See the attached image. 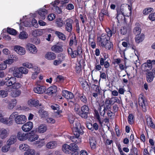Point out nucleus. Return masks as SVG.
I'll use <instances>...</instances> for the list:
<instances>
[{
  "label": "nucleus",
  "instance_id": "ddd939ff",
  "mask_svg": "<svg viewBox=\"0 0 155 155\" xmlns=\"http://www.w3.org/2000/svg\"><path fill=\"white\" fill-rule=\"evenodd\" d=\"M26 48L32 54H35L37 52V49L36 47L33 44L28 43L26 45Z\"/></svg>",
  "mask_w": 155,
  "mask_h": 155
},
{
  "label": "nucleus",
  "instance_id": "69168bd1",
  "mask_svg": "<svg viewBox=\"0 0 155 155\" xmlns=\"http://www.w3.org/2000/svg\"><path fill=\"white\" fill-rule=\"evenodd\" d=\"M124 15L126 16H130L131 14V10H122Z\"/></svg>",
  "mask_w": 155,
  "mask_h": 155
},
{
  "label": "nucleus",
  "instance_id": "393cba45",
  "mask_svg": "<svg viewBox=\"0 0 155 155\" xmlns=\"http://www.w3.org/2000/svg\"><path fill=\"white\" fill-rule=\"evenodd\" d=\"M56 57V56L55 54L51 52H48L45 55V58L49 60H54Z\"/></svg>",
  "mask_w": 155,
  "mask_h": 155
},
{
  "label": "nucleus",
  "instance_id": "7ed1b4c3",
  "mask_svg": "<svg viewBox=\"0 0 155 155\" xmlns=\"http://www.w3.org/2000/svg\"><path fill=\"white\" fill-rule=\"evenodd\" d=\"M69 121L71 124H72L74 130H76L79 134L83 133V131L81 125L79 122L75 120V117L72 115H70L68 116Z\"/></svg>",
  "mask_w": 155,
  "mask_h": 155
},
{
  "label": "nucleus",
  "instance_id": "5fc2aeb1",
  "mask_svg": "<svg viewBox=\"0 0 155 155\" xmlns=\"http://www.w3.org/2000/svg\"><path fill=\"white\" fill-rule=\"evenodd\" d=\"M31 41L35 44L38 45L40 43V41L39 38L35 37L31 39Z\"/></svg>",
  "mask_w": 155,
  "mask_h": 155
},
{
  "label": "nucleus",
  "instance_id": "e433bc0d",
  "mask_svg": "<svg viewBox=\"0 0 155 155\" xmlns=\"http://www.w3.org/2000/svg\"><path fill=\"white\" fill-rule=\"evenodd\" d=\"M47 130L46 126L45 124H42L40 125L38 128V132L39 133H43Z\"/></svg>",
  "mask_w": 155,
  "mask_h": 155
},
{
  "label": "nucleus",
  "instance_id": "f704fd0d",
  "mask_svg": "<svg viewBox=\"0 0 155 155\" xmlns=\"http://www.w3.org/2000/svg\"><path fill=\"white\" fill-rule=\"evenodd\" d=\"M21 91L19 90H15L12 91L11 93V96L14 97H16L19 96Z\"/></svg>",
  "mask_w": 155,
  "mask_h": 155
},
{
  "label": "nucleus",
  "instance_id": "2f4dec72",
  "mask_svg": "<svg viewBox=\"0 0 155 155\" xmlns=\"http://www.w3.org/2000/svg\"><path fill=\"white\" fill-rule=\"evenodd\" d=\"M77 45V41L75 35L72 36L70 38L69 41V46L71 47L73 45Z\"/></svg>",
  "mask_w": 155,
  "mask_h": 155
},
{
  "label": "nucleus",
  "instance_id": "e2e57ef3",
  "mask_svg": "<svg viewBox=\"0 0 155 155\" xmlns=\"http://www.w3.org/2000/svg\"><path fill=\"white\" fill-rule=\"evenodd\" d=\"M128 121L130 124H132L134 122V116L132 114H130L128 116Z\"/></svg>",
  "mask_w": 155,
  "mask_h": 155
},
{
  "label": "nucleus",
  "instance_id": "423d86ee",
  "mask_svg": "<svg viewBox=\"0 0 155 155\" xmlns=\"http://www.w3.org/2000/svg\"><path fill=\"white\" fill-rule=\"evenodd\" d=\"M76 144L74 143H71L69 145L66 144H64L62 146L63 151L66 154H69L71 153V151Z\"/></svg>",
  "mask_w": 155,
  "mask_h": 155
},
{
  "label": "nucleus",
  "instance_id": "603ef678",
  "mask_svg": "<svg viewBox=\"0 0 155 155\" xmlns=\"http://www.w3.org/2000/svg\"><path fill=\"white\" fill-rule=\"evenodd\" d=\"M13 74L15 77L18 78H21L22 77V74L20 73L18 70V69H17L13 72Z\"/></svg>",
  "mask_w": 155,
  "mask_h": 155
},
{
  "label": "nucleus",
  "instance_id": "a18cd8bd",
  "mask_svg": "<svg viewBox=\"0 0 155 155\" xmlns=\"http://www.w3.org/2000/svg\"><path fill=\"white\" fill-rule=\"evenodd\" d=\"M18 115V113L17 112H15L13 113L8 118L11 124H12L13 119L14 118H15L16 116Z\"/></svg>",
  "mask_w": 155,
  "mask_h": 155
},
{
  "label": "nucleus",
  "instance_id": "2eb2a0df",
  "mask_svg": "<svg viewBox=\"0 0 155 155\" xmlns=\"http://www.w3.org/2000/svg\"><path fill=\"white\" fill-rule=\"evenodd\" d=\"M36 131H32L28 134V140L30 141H35L38 138V136L35 134Z\"/></svg>",
  "mask_w": 155,
  "mask_h": 155
},
{
  "label": "nucleus",
  "instance_id": "7c9ffc66",
  "mask_svg": "<svg viewBox=\"0 0 155 155\" xmlns=\"http://www.w3.org/2000/svg\"><path fill=\"white\" fill-rule=\"evenodd\" d=\"M152 68V66L150 64H149L147 62L143 64L142 65V68L145 71H149Z\"/></svg>",
  "mask_w": 155,
  "mask_h": 155
},
{
  "label": "nucleus",
  "instance_id": "09e8293b",
  "mask_svg": "<svg viewBox=\"0 0 155 155\" xmlns=\"http://www.w3.org/2000/svg\"><path fill=\"white\" fill-rule=\"evenodd\" d=\"M18 70L21 74H27L28 72V70L27 69L23 67H20L18 68Z\"/></svg>",
  "mask_w": 155,
  "mask_h": 155
},
{
  "label": "nucleus",
  "instance_id": "a878e982",
  "mask_svg": "<svg viewBox=\"0 0 155 155\" xmlns=\"http://www.w3.org/2000/svg\"><path fill=\"white\" fill-rule=\"evenodd\" d=\"M147 124L148 126L152 128H155V125L153 123L152 118L149 116L146 118Z\"/></svg>",
  "mask_w": 155,
  "mask_h": 155
},
{
  "label": "nucleus",
  "instance_id": "dca6fc26",
  "mask_svg": "<svg viewBox=\"0 0 155 155\" xmlns=\"http://www.w3.org/2000/svg\"><path fill=\"white\" fill-rule=\"evenodd\" d=\"M9 134V130L4 128H1L0 132V139H4L6 138Z\"/></svg>",
  "mask_w": 155,
  "mask_h": 155
},
{
  "label": "nucleus",
  "instance_id": "6e6d98bb",
  "mask_svg": "<svg viewBox=\"0 0 155 155\" xmlns=\"http://www.w3.org/2000/svg\"><path fill=\"white\" fill-rule=\"evenodd\" d=\"M35 151L32 149H28L25 153L24 155H34Z\"/></svg>",
  "mask_w": 155,
  "mask_h": 155
},
{
  "label": "nucleus",
  "instance_id": "774afa93",
  "mask_svg": "<svg viewBox=\"0 0 155 155\" xmlns=\"http://www.w3.org/2000/svg\"><path fill=\"white\" fill-rule=\"evenodd\" d=\"M47 122L48 123L54 124L55 122V120L51 117H48L46 119Z\"/></svg>",
  "mask_w": 155,
  "mask_h": 155
},
{
  "label": "nucleus",
  "instance_id": "f3484780",
  "mask_svg": "<svg viewBox=\"0 0 155 155\" xmlns=\"http://www.w3.org/2000/svg\"><path fill=\"white\" fill-rule=\"evenodd\" d=\"M138 103L139 105L141 106L143 111L145 112L146 110L145 108V101L142 95H140L139 96Z\"/></svg>",
  "mask_w": 155,
  "mask_h": 155
},
{
  "label": "nucleus",
  "instance_id": "cd10ccee",
  "mask_svg": "<svg viewBox=\"0 0 155 155\" xmlns=\"http://www.w3.org/2000/svg\"><path fill=\"white\" fill-rule=\"evenodd\" d=\"M51 50L52 51L57 53L61 52L63 51L62 47L60 46L57 45H55L52 46L51 48Z\"/></svg>",
  "mask_w": 155,
  "mask_h": 155
},
{
  "label": "nucleus",
  "instance_id": "bb28decb",
  "mask_svg": "<svg viewBox=\"0 0 155 155\" xmlns=\"http://www.w3.org/2000/svg\"><path fill=\"white\" fill-rule=\"evenodd\" d=\"M57 143L55 141H52L48 142L46 145L47 148L49 149H53L56 147Z\"/></svg>",
  "mask_w": 155,
  "mask_h": 155
},
{
  "label": "nucleus",
  "instance_id": "a211bd4d",
  "mask_svg": "<svg viewBox=\"0 0 155 155\" xmlns=\"http://www.w3.org/2000/svg\"><path fill=\"white\" fill-rule=\"evenodd\" d=\"M14 49L17 53L21 55H24L26 53L25 49L20 46L17 45L15 46Z\"/></svg>",
  "mask_w": 155,
  "mask_h": 155
},
{
  "label": "nucleus",
  "instance_id": "c756f323",
  "mask_svg": "<svg viewBox=\"0 0 155 155\" xmlns=\"http://www.w3.org/2000/svg\"><path fill=\"white\" fill-rule=\"evenodd\" d=\"M144 35L142 34H139L138 35H136L135 37V40L136 43H139L142 42L144 39Z\"/></svg>",
  "mask_w": 155,
  "mask_h": 155
},
{
  "label": "nucleus",
  "instance_id": "8fccbe9b",
  "mask_svg": "<svg viewBox=\"0 0 155 155\" xmlns=\"http://www.w3.org/2000/svg\"><path fill=\"white\" fill-rule=\"evenodd\" d=\"M105 107L104 105H100V113L101 116H104L105 114Z\"/></svg>",
  "mask_w": 155,
  "mask_h": 155
},
{
  "label": "nucleus",
  "instance_id": "5701e85b",
  "mask_svg": "<svg viewBox=\"0 0 155 155\" xmlns=\"http://www.w3.org/2000/svg\"><path fill=\"white\" fill-rule=\"evenodd\" d=\"M82 50L81 47L78 46L77 48V50L73 51L71 56L72 58H75L76 56L80 55L82 52Z\"/></svg>",
  "mask_w": 155,
  "mask_h": 155
},
{
  "label": "nucleus",
  "instance_id": "6e6552de",
  "mask_svg": "<svg viewBox=\"0 0 155 155\" xmlns=\"http://www.w3.org/2000/svg\"><path fill=\"white\" fill-rule=\"evenodd\" d=\"M81 112L80 113V115L82 117L86 118L87 117V115L89 113V108L88 107L84 105L81 108Z\"/></svg>",
  "mask_w": 155,
  "mask_h": 155
},
{
  "label": "nucleus",
  "instance_id": "4c0bfd02",
  "mask_svg": "<svg viewBox=\"0 0 155 155\" xmlns=\"http://www.w3.org/2000/svg\"><path fill=\"white\" fill-rule=\"evenodd\" d=\"M0 122L4 124L11 125H12L8 118L4 117L0 120Z\"/></svg>",
  "mask_w": 155,
  "mask_h": 155
},
{
  "label": "nucleus",
  "instance_id": "4468645a",
  "mask_svg": "<svg viewBox=\"0 0 155 155\" xmlns=\"http://www.w3.org/2000/svg\"><path fill=\"white\" fill-rule=\"evenodd\" d=\"M57 90V87L54 85L48 88L47 93L49 95L55 96Z\"/></svg>",
  "mask_w": 155,
  "mask_h": 155
},
{
  "label": "nucleus",
  "instance_id": "680f3d73",
  "mask_svg": "<svg viewBox=\"0 0 155 155\" xmlns=\"http://www.w3.org/2000/svg\"><path fill=\"white\" fill-rule=\"evenodd\" d=\"M31 23L32 26L35 28H38V25L37 21L35 19L33 18L31 21Z\"/></svg>",
  "mask_w": 155,
  "mask_h": 155
},
{
  "label": "nucleus",
  "instance_id": "b1692460",
  "mask_svg": "<svg viewBox=\"0 0 155 155\" xmlns=\"http://www.w3.org/2000/svg\"><path fill=\"white\" fill-rule=\"evenodd\" d=\"M66 30L69 32H71L72 29L71 23L72 21L68 19L66 21Z\"/></svg>",
  "mask_w": 155,
  "mask_h": 155
},
{
  "label": "nucleus",
  "instance_id": "c9c22d12",
  "mask_svg": "<svg viewBox=\"0 0 155 155\" xmlns=\"http://www.w3.org/2000/svg\"><path fill=\"white\" fill-rule=\"evenodd\" d=\"M90 143L91 148L92 149L96 148V139L94 137H91L90 139Z\"/></svg>",
  "mask_w": 155,
  "mask_h": 155
},
{
  "label": "nucleus",
  "instance_id": "6ab92c4d",
  "mask_svg": "<svg viewBox=\"0 0 155 155\" xmlns=\"http://www.w3.org/2000/svg\"><path fill=\"white\" fill-rule=\"evenodd\" d=\"M46 90L45 87L39 85L34 89V91L38 94H42L45 92Z\"/></svg>",
  "mask_w": 155,
  "mask_h": 155
},
{
  "label": "nucleus",
  "instance_id": "338daca9",
  "mask_svg": "<svg viewBox=\"0 0 155 155\" xmlns=\"http://www.w3.org/2000/svg\"><path fill=\"white\" fill-rule=\"evenodd\" d=\"M132 154L133 155H138V150L135 147H132L131 149Z\"/></svg>",
  "mask_w": 155,
  "mask_h": 155
},
{
  "label": "nucleus",
  "instance_id": "58836bf2",
  "mask_svg": "<svg viewBox=\"0 0 155 155\" xmlns=\"http://www.w3.org/2000/svg\"><path fill=\"white\" fill-rule=\"evenodd\" d=\"M78 150V147L77 145L75 144V146L74 147L71 151L72 152L71 153V155H78L79 152Z\"/></svg>",
  "mask_w": 155,
  "mask_h": 155
},
{
  "label": "nucleus",
  "instance_id": "9d476101",
  "mask_svg": "<svg viewBox=\"0 0 155 155\" xmlns=\"http://www.w3.org/2000/svg\"><path fill=\"white\" fill-rule=\"evenodd\" d=\"M33 126V123L29 121L24 124L21 127L22 130L25 132L30 131L32 128Z\"/></svg>",
  "mask_w": 155,
  "mask_h": 155
},
{
  "label": "nucleus",
  "instance_id": "f03ea898",
  "mask_svg": "<svg viewBox=\"0 0 155 155\" xmlns=\"http://www.w3.org/2000/svg\"><path fill=\"white\" fill-rule=\"evenodd\" d=\"M110 38L106 33L102 34L100 36L97 37V40L103 47L109 50L113 47V44L109 41Z\"/></svg>",
  "mask_w": 155,
  "mask_h": 155
},
{
  "label": "nucleus",
  "instance_id": "ea45409f",
  "mask_svg": "<svg viewBox=\"0 0 155 155\" xmlns=\"http://www.w3.org/2000/svg\"><path fill=\"white\" fill-rule=\"evenodd\" d=\"M38 13L40 16V18L42 19H44L45 18L46 15L47 13V10H39Z\"/></svg>",
  "mask_w": 155,
  "mask_h": 155
},
{
  "label": "nucleus",
  "instance_id": "aec40b11",
  "mask_svg": "<svg viewBox=\"0 0 155 155\" xmlns=\"http://www.w3.org/2000/svg\"><path fill=\"white\" fill-rule=\"evenodd\" d=\"M141 31L140 25L139 23H136L135 24V27L133 29V33L136 35H138L140 34Z\"/></svg>",
  "mask_w": 155,
  "mask_h": 155
},
{
  "label": "nucleus",
  "instance_id": "f8f14e48",
  "mask_svg": "<svg viewBox=\"0 0 155 155\" xmlns=\"http://www.w3.org/2000/svg\"><path fill=\"white\" fill-rule=\"evenodd\" d=\"M146 78L147 81L148 82H151L153 80L155 75V69H153L152 71H148L146 74Z\"/></svg>",
  "mask_w": 155,
  "mask_h": 155
},
{
  "label": "nucleus",
  "instance_id": "de8ad7c7",
  "mask_svg": "<svg viewBox=\"0 0 155 155\" xmlns=\"http://www.w3.org/2000/svg\"><path fill=\"white\" fill-rule=\"evenodd\" d=\"M67 4H64V7L63 9L65 10L66 9L67 10H72L74 8V6L73 4L71 3L68 4L67 5Z\"/></svg>",
  "mask_w": 155,
  "mask_h": 155
},
{
  "label": "nucleus",
  "instance_id": "052dcab7",
  "mask_svg": "<svg viewBox=\"0 0 155 155\" xmlns=\"http://www.w3.org/2000/svg\"><path fill=\"white\" fill-rule=\"evenodd\" d=\"M76 71L77 73H80L81 71V65L79 63H78L76 64Z\"/></svg>",
  "mask_w": 155,
  "mask_h": 155
},
{
  "label": "nucleus",
  "instance_id": "bf43d9fd",
  "mask_svg": "<svg viewBox=\"0 0 155 155\" xmlns=\"http://www.w3.org/2000/svg\"><path fill=\"white\" fill-rule=\"evenodd\" d=\"M79 99L81 102L84 104H86L87 102V101L86 97L83 95H80L79 97Z\"/></svg>",
  "mask_w": 155,
  "mask_h": 155
},
{
  "label": "nucleus",
  "instance_id": "412c9836",
  "mask_svg": "<svg viewBox=\"0 0 155 155\" xmlns=\"http://www.w3.org/2000/svg\"><path fill=\"white\" fill-rule=\"evenodd\" d=\"M17 140V137L15 135H12L6 142V144L10 146L14 144Z\"/></svg>",
  "mask_w": 155,
  "mask_h": 155
},
{
  "label": "nucleus",
  "instance_id": "1a4fd4ad",
  "mask_svg": "<svg viewBox=\"0 0 155 155\" xmlns=\"http://www.w3.org/2000/svg\"><path fill=\"white\" fill-rule=\"evenodd\" d=\"M16 137L20 141L25 140L28 138V133H25L22 131L19 132L17 133Z\"/></svg>",
  "mask_w": 155,
  "mask_h": 155
},
{
  "label": "nucleus",
  "instance_id": "79ce46f5",
  "mask_svg": "<svg viewBox=\"0 0 155 155\" xmlns=\"http://www.w3.org/2000/svg\"><path fill=\"white\" fill-rule=\"evenodd\" d=\"M18 37L21 39H25L28 38V35L26 32L23 31L20 33Z\"/></svg>",
  "mask_w": 155,
  "mask_h": 155
},
{
  "label": "nucleus",
  "instance_id": "9b49d317",
  "mask_svg": "<svg viewBox=\"0 0 155 155\" xmlns=\"http://www.w3.org/2000/svg\"><path fill=\"white\" fill-rule=\"evenodd\" d=\"M26 117L25 116L21 115L16 116L15 118V121L18 124H22L25 122Z\"/></svg>",
  "mask_w": 155,
  "mask_h": 155
},
{
  "label": "nucleus",
  "instance_id": "0eeeda50",
  "mask_svg": "<svg viewBox=\"0 0 155 155\" xmlns=\"http://www.w3.org/2000/svg\"><path fill=\"white\" fill-rule=\"evenodd\" d=\"M116 102L119 104L120 103V100L117 97H113L111 98L110 100L106 99L105 104L106 107L108 109V108H110V107H109V105H113Z\"/></svg>",
  "mask_w": 155,
  "mask_h": 155
},
{
  "label": "nucleus",
  "instance_id": "c03bdc74",
  "mask_svg": "<svg viewBox=\"0 0 155 155\" xmlns=\"http://www.w3.org/2000/svg\"><path fill=\"white\" fill-rule=\"evenodd\" d=\"M22 84H21L19 82H15L14 84H13L12 87H11V91L12 90V89L18 90V89L20 88Z\"/></svg>",
  "mask_w": 155,
  "mask_h": 155
},
{
  "label": "nucleus",
  "instance_id": "4be33fe9",
  "mask_svg": "<svg viewBox=\"0 0 155 155\" xmlns=\"http://www.w3.org/2000/svg\"><path fill=\"white\" fill-rule=\"evenodd\" d=\"M62 96L67 99H72L74 96L73 94L66 90H64L62 92Z\"/></svg>",
  "mask_w": 155,
  "mask_h": 155
},
{
  "label": "nucleus",
  "instance_id": "0e129e2a",
  "mask_svg": "<svg viewBox=\"0 0 155 155\" xmlns=\"http://www.w3.org/2000/svg\"><path fill=\"white\" fill-rule=\"evenodd\" d=\"M120 32L121 34L124 35L126 34L127 31V27L125 26H123L120 29Z\"/></svg>",
  "mask_w": 155,
  "mask_h": 155
},
{
  "label": "nucleus",
  "instance_id": "4d7b16f0",
  "mask_svg": "<svg viewBox=\"0 0 155 155\" xmlns=\"http://www.w3.org/2000/svg\"><path fill=\"white\" fill-rule=\"evenodd\" d=\"M7 91H8L7 90L0 91V97L4 98L7 97L8 95Z\"/></svg>",
  "mask_w": 155,
  "mask_h": 155
},
{
  "label": "nucleus",
  "instance_id": "39448f33",
  "mask_svg": "<svg viewBox=\"0 0 155 155\" xmlns=\"http://www.w3.org/2000/svg\"><path fill=\"white\" fill-rule=\"evenodd\" d=\"M8 81H5V84L7 86L6 88V90L8 92L11 91V87L13 84L15 82L16 78L13 77H10V78Z\"/></svg>",
  "mask_w": 155,
  "mask_h": 155
},
{
  "label": "nucleus",
  "instance_id": "72a5a7b5",
  "mask_svg": "<svg viewBox=\"0 0 155 155\" xmlns=\"http://www.w3.org/2000/svg\"><path fill=\"white\" fill-rule=\"evenodd\" d=\"M124 14L123 13V11L121 10H117V16L116 17L117 19L119 20L121 19L124 20L125 19V16L124 15Z\"/></svg>",
  "mask_w": 155,
  "mask_h": 155
},
{
  "label": "nucleus",
  "instance_id": "f257e3e1",
  "mask_svg": "<svg viewBox=\"0 0 155 155\" xmlns=\"http://www.w3.org/2000/svg\"><path fill=\"white\" fill-rule=\"evenodd\" d=\"M69 0H55L50 3V5H44L43 8L39 10H63L64 7V4H68Z\"/></svg>",
  "mask_w": 155,
  "mask_h": 155
},
{
  "label": "nucleus",
  "instance_id": "13d9d810",
  "mask_svg": "<svg viewBox=\"0 0 155 155\" xmlns=\"http://www.w3.org/2000/svg\"><path fill=\"white\" fill-rule=\"evenodd\" d=\"M38 112L42 117H47L48 115V114L47 111L42 110H40L38 111Z\"/></svg>",
  "mask_w": 155,
  "mask_h": 155
},
{
  "label": "nucleus",
  "instance_id": "c85d7f7f",
  "mask_svg": "<svg viewBox=\"0 0 155 155\" xmlns=\"http://www.w3.org/2000/svg\"><path fill=\"white\" fill-rule=\"evenodd\" d=\"M39 101L36 99H31L28 101V104L30 106L36 107L39 104Z\"/></svg>",
  "mask_w": 155,
  "mask_h": 155
},
{
  "label": "nucleus",
  "instance_id": "a19ab883",
  "mask_svg": "<svg viewBox=\"0 0 155 155\" xmlns=\"http://www.w3.org/2000/svg\"><path fill=\"white\" fill-rule=\"evenodd\" d=\"M55 34L59 37V38L63 41H64L66 39V37L62 33L59 31H56L55 33Z\"/></svg>",
  "mask_w": 155,
  "mask_h": 155
},
{
  "label": "nucleus",
  "instance_id": "3c124183",
  "mask_svg": "<svg viewBox=\"0 0 155 155\" xmlns=\"http://www.w3.org/2000/svg\"><path fill=\"white\" fill-rule=\"evenodd\" d=\"M10 145L7 144L3 146L1 149L2 151L4 153H6L8 152L10 148Z\"/></svg>",
  "mask_w": 155,
  "mask_h": 155
},
{
  "label": "nucleus",
  "instance_id": "20e7f679",
  "mask_svg": "<svg viewBox=\"0 0 155 155\" xmlns=\"http://www.w3.org/2000/svg\"><path fill=\"white\" fill-rule=\"evenodd\" d=\"M74 135L70 136L69 139L71 141L74 143L77 144H79L81 142V139L79 137L80 134H79L76 130H74Z\"/></svg>",
  "mask_w": 155,
  "mask_h": 155
},
{
  "label": "nucleus",
  "instance_id": "864d4df0",
  "mask_svg": "<svg viewBox=\"0 0 155 155\" xmlns=\"http://www.w3.org/2000/svg\"><path fill=\"white\" fill-rule=\"evenodd\" d=\"M7 31L9 34L12 35H15L17 34V31L13 28H7Z\"/></svg>",
  "mask_w": 155,
  "mask_h": 155
},
{
  "label": "nucleus",
  "instance_id": "49530a36",
  "mask_svg": "<svg viewBox=\"0 0 155 155\" xmlns=\"http://www.w3.org/2000/svg\"><path fill=\"white\" fill-rule=\"evenodd\" d=\"M29 146L26 144H21L19 145V148L22 151H26L29 149Z\"/></svg>",
  "mask_w": 155,
  "mask_h": 155
},
{
  "label": "nucleus",
  "instance_id": "473e14b6",
  "mask_svg": "<svg viewBox=\"0 0 155 155\" xmlns=\"http://www.w3.org/2000/svg\"><path fill=\"white\" fill-rule=\"evenodd\" d=\"M59 106L57 104H55L54 105L51 106V107L53 110H57L55 111L56 116L59 115L62 112L61 111L59 110Z\"/></svg>",
  "mask_w": 155,
  "mask_h": 155
},
{
  "label": "nucleus",
  "instance_id": "37998d69",
  "mask_svg": "<svg viewBox=\"0 0 155 155\" xmlns=\"http://www.w3.org/2000/svg\"><path fill=\"white\" fill-rule=\"evenodd\" d=\"M64 24V21L61 18L57 19L56 21V24L58 27H61Z\"/></svg>",
  "mask_w": 155,
  "mask_h": 155
}]
</instances>
